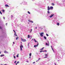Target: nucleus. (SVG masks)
Listing matches in <instances>:
<instances>
[{
  "label": "nucleus",
  "mask_w": 65,
  "mask_h": 65,
  "mask_svg": "<svg viewBox=\"0 0 65 65\" xmlns=\"http://www.w3.org/2000/svg\"><path fill=\"white\" fill-rule=\"evenodd\" d=\"M22 47L23 48V45L21 44V46H20V48L21 49V51H22Z\"/></svg>",
  "instance_id": "3"
},
{
  "label": "nucleus",
  "mask_w": 65,
  "mask_h": 65,
  "mask_svg": "<svg viewBox=\"0 0 65 65\" xmlns=\"http://www.w3.org/2000/svg\"><path fill=\"white\" fill-rule=\"evenodd\" d=\"M54 14H52L50 16V18H52V17H53V16H54Z\"/></svg>",
  "instance_id": "6"
},
{
  "label": "nucleus",
  "mask_w": 65,
  "mask_h": 65,
  "mask_svg": "<svg viewBox=\"0 0 65 65\" xmlns=\"http://www.w3.org/2000/svg\"><path fill=\"white\" fill-rule=\"evenodd\" d=\"M2 11L3 12H5V10H2Z\"/></svg>",
  "instance_id": "23"
},
{
  "label": "nucleus",
  "mask_w": 65,
  "mask_h": 65,
  "mask_svg": "<svg viewBox=\"0 0 65 65\" xmlns=\"http://www.w3.org/2000/svg\"><path fill=\"white\" fill-rule=\"evenodd\" d=\"M47 13H50V12H49V10H48L47 11Z\"/></svg>",
  "instance_id": "24"
},
{
  "label": "nucleus",
  "mask_w": 65,
  "mask_h": 65,
  "mask_svg": "<svg viewBox=\"0 0 65 65\" xmlns=\"http://www.w3.org/2000/svg\"><path fill=\"white\" fill-rule=\"evenodd\" d=\"M41 59L40 58H39L38 61H39V60H40Z\"/></svg>",
  "instance_id": "34"
},
{
  "label": "nucleus",
  "mask_w": 65,
  "mask_h": 65,
  "mask_svg": "<svg viewBox=\"0 0 65 65\" xmlns=\"http://www.w3.org/2000/svg\"><path fill=\"white\" fill-rule=\"evenodd\" d=\"M5 6L6 7H9V6H8V5H5Z\"/></svg>",
  "instance_id": "9"
},
{
  "label": "nucleus",
  "mask_w": 65,
  "mask_h": 65,
  "mask_svg": "<svg viewBox=\"0 0 65 65\" xmlns=\"http://www.w3.org/2000/svg\"><path fill=\"white\" fill-rule=\"evenodd\" d=\"M44 51H42V52H44Z\"/></svg>",
  "instance_id": "47"
},
{
  "label": "nucleus",
  "mask_w": 65,
  "mask_h": 65,
  "mask_svg": "<svg viewBox=\"0 0 65 65\" xmlns=\"http://www.w3.org/2000/svg\"><path fill=\"white\" fill-rule=\"evenodd\" d=\"M52 5L53 6H54V5H55V4L53 3H52Z\"/></svg>",
  "instance_id": "22"
},
{
  "label": "nucleus",
  "mask_w": 65,
  "mask_h": 65,
  "mask_svg": "<svg viewBox=\"0 0 65 65\" xmlns=\"http://www.w3.org/2000/svg\"><path fill=\"white\" fill-rule=\"evenodd\" d=\"M32 29H31V31H30V33H31V32H32Z\"/></svg>",
  "instance_id": "28"
},
{
  "label": "nucleus",
  "mask_w": 65,
  "mask_h": 65,
  "mask_svg": "<svg viewBox=\"0 0 65 65\" xmlns=\"http://www.w3.org/2000/svg\"><path fill=\"white\" fill-rule=\"evenodd\" d=\"M37 61H38V60H37L36 61V62H37Z\"/></svg>",
  "instance_id": "51"
},
{
  "label": "nucleus",
  "mask_w": 65,
  "mask_h": 65,
  "mask_svg": "<svg viewBox=\"0 0 65 65\" xmlns=\"http://www.w3.org/2000/svg\"><path fill=\"white\" fill-rule=\"evenodd\" d=\"M35 28L36 29H37V27H36Z\"/></svg>",
  "instance_id": "43"
},
{
  "label": "nucleus",
  "mask_w": 65,
  "mask_h": 65,
  "mask_svg": "<svg viewBox=\"0 0 65 65\" xmlns=\"http://www.w3.org/2000/svg\"><path fill=\"white\" fill-rule=\"evenodd\" d=\"M4 53H5L6 54H8V52H7V51H4Z\"/></svg>",
  "instance_id": "7"
},
{
  "label": "nucleus",
  "mask_w": 65,
  "mask_h": 65,
  "mask_svg": "<svg viewBox=\"0 0 65 65\" xmlns=\"http://www.w3.org/2000/svg\"><path fill=\"white\" fill-rule=\"evenodd\" d=\"M19 54H18L17 55L16 57L17 58H18L19 57Z\"/></svg>",
  "instance_id": "20"
},
{
  "label": "nucleus",
  "mask_w": 65,
  "mask_h": 65,
  "mask_svg": "<svg viewBox=\"0 0 65 65\" xmlns=\"http://www.w3.org/2000/svg\"><path fill=\"white\" fill-rule=\"evenodd\" d=\"M13 31L14 32V34H16V32H15V30H13Z\"/></svg>",
  "instance_id": "25"
},
{
  "label": "nucleus",
  "mask_w": 65,
  "mask_h": 65,
  "mask_svg": "<svg viewBox=\"0 0 65 65\" xmlns=\"http://www.w3.org/2000/svg\"><path fill=\"white\" fill-rule=\"evenodd\" d=\"M0 13L1 14H2V12H1V11H0Z\"/></svg>",
  "instance_id": "31"
},
{
  "label": "nucleus",
  "mask_w": 65,
  "mask_h": 65,
  "mask_svg": "<svg viewBox=\"0 0 65 65\" xmlns=\"http://www.w3.org/2000/svg\"><path fill=\"white\" fill-rule=\"evenodd\" d=\"M14 58L15 59V56H14Z\"/></svg>",
  "instance_id": "33"
},
{
  "label": "nucleus",
  "mask_w": 65,
  "mask_h": 65,
  "mask_svg": "<svg viewBox=\"0 0 65 65\" xmlns=\"http://www.w3.org/2000/svg\"><path fill=\"white\" fill-rule=\"evenodd\" d=\"M46 35L47 36H48V35L47 34H46Z\"/></svg>",
  "instance_id": "26"
},
{
  "label": "nucleus",
  "mask_w": 65,
  "mask_h": 65,
  "mask_svg": "<svg viewBox=\"0 0 65 65\" xmlns=\"http://www.w3.org/2000/svg\"><path fill=\"white\" fill-rule=\"evenodd\" d=\"M40 35L41 37H43V35L44 34L43 32H41V33H40Z\"/></svg>",
  "instance_id": "1"
},
{
  "label": "nucleus",
  "mask_w": 65,
  "mask_h": 65,
  "mask_svg": "<svg viewBox=\"0 0 65 65\" xmlns=\"http://www.w3.org/2000/svg\"><path fill=\"white\" fill-rule=\"evenodd\" d=\"M44 52H47V51H46V50H45V51H44Z\"/></svg>",
  "instance_id": "38"
},
{
  "label": "nucleus",
  "mask_w": 65,
  "mask_h": 65,
  "mask_svg": "<svg viewBox=\"0 0 65 65\" xmlns=\"http://www.w3.org/2000/svg\"><path fill=\"white\" fill-rule=\"evenodd\" d=\"M30 35H28V37H27L28 38H30Z\"/></svg>",
  "instance_id": "21"
},
{
  "label": "nucleus",
  "mask_w": 65,
  "mask_h": 65,
  "mask_svg": "<svg viewBox=\"0 0 65 65\" xmlns=\"http://www.w3.org/2000/svg\"><path fill=\"white\" fill-rule=\"evenodd\" d=\"M33 64H34L35 63V62H33Z\"/></svg>",
  "instance_id": "39"
},
{
  "label": "nucleus",
  "mask_w": 65,
  "mask_h": 65,
  "mask_svg": "<svg viewBox=\"0 0 65 65\" xmlns=\"http://www.w3.org/2000/svg\"><path fill=\"white\" fill-rule=\"evenodd\" d=\"M44 58H46V57H45Z\"/></svg>",
  "instance_id": "52"
},
{
  "label": "nucleus",
  "mask_w": 65,
  "mask_h": 65,
  "mask_svg": "<svg viewBox=\"0 0 65 65\" xmlns=\"http://www.w3.org/2000/svg\"><path fill=\"white\" fill-rule=\"evenodd\" d=\"M44 48V47L42 48V49H40V51H42V50H43V48Z\"/></svg>",
  "instance_id": "14"
},
{
  "label": "nucleus",
  "mask_w": 65,
  "mask_h": 65,
  "mask_svg": "<svg viewBox=\"0 0 65 65\" xmlns=\"http://www.w3.org/2000/svg\"><path fill=\"white\" fill-rule=\"evenodd\" d=\"M0 28L1 29H2V28H1V26H0Z\"/></svg>",
  "instance_id": "41"
},
{
  "label": "nucleus",
  "mask_w": 65,
  "mask_h": 65,
  "mask_svg": "<svg viewBox=\"0 0 65 65\" xmlns=\"http://www.w3.org/2000/svg\"><path fill=\"white\" fill-rule=\"evenodd\" d=\"M48 55L47 54H45V56H47Z\"/></svg>",
  "instance_id": "32"
},
{
  "label": "nucleus",
  "mask_w": 65,
  "mask_h": 65,
  "mask_svg": "<svg viewBox=\"0 0 65 65\" xmlns=\"http://www.w3.org/2000/svg\"><path fill=\"white\" fill-rule=\"evenodd\" d=\"M6 26H7V23H6Z\"/></svg>",
  "instance_id": "37"
},
{
  "label": "nucleus",
  "mask_w": 65,
  "mask_h": 65,
  "mask_svg": "<svg viewBox=\"0 0 65 65\" xmlns=\"http://www.w3.org/2000/svg\"><path fill=\"white\" fill-rule=\"evenodd\" d=\"M47 10H50V7L49 6H48L47 7Z\"/></svg>",
  "instance_id": "10"
},
{
  "label": "nucleus",
  "mask_w": 65,
  "mask_h": 65,
  "mask_svg": "<svg viewBox=\"0 0 65 65\" xmlns=\"http://www.w3.org/2000/svg\"><path fill=\"white\" fill-rule=\"evenodd\" d=\"M60 25V24H59V23H57V25L58 26H59V25Z\"/></svg>",
  "instance_id": "19"
},
{
  "label": "nucleus",
  "mask_w": 65,
  "mask_h": 65,
  "mask_svg": "<svg viewBox=\"0 0 65 65\" xmlns=\"http://www.w3.org/2000/svg\"><path fill=\"white\" fill-rule=\"evenodd\" d=\"M13 44H14V42H13Z\"/></svg>",
  "instance_id": "42"
},
{
  "label": "nucleus",
  "mask_w": 65,
  "mask_h": 65,
  "mask_svg": "<svg viewBox=\"0 0 65 65\" xmlns=\"http://www.w3.org/2000/svg\"><path fill=\"white\" fill-rule=\"evenodd\" d=\"M14 35H15V36H18V35H17L16 34H15Z\"/></svg>",
  "instance_id": "27"
},
{
  "label": "nucleus",
  "mask_w": 65,
  "mask_h": 65,
  "mask_svg": "<svg viewBox=\"0 0 65 65\" xmlns=\"http://www.w3.org/2000/svg\"><path fill=\"white\" fill-rule=\"evenodd\" d=\"M11 16H12V17H13V16H12V15H11Z\"/></svg>",
  "instance_id": "45"
},
{
  "label": "nucleus",
  "mask_w": 65,
  "mask_h": 65,
  "mask_svg": "<svg viewBox=\"0 0 65 65\" xmlns=\"http://www.w3.org/2000/svg\"><path fill=\"white\" fill-rule=\"evenodd\" d=\"M19 39V37L18 36L17 37H16V40H17V39Z\"/></svg>",
  "instance_id": "18"
},
{
  "label": "nucleus",
  "mask_w": 65,
  "mask_h": 65,
  "mask_svg": "<svg viewBox=\"0 0 65 65\" xmlns=\"http://www.w3.org/2000/svg\"><path fill=\"white\" fill-rule=\"evenodd\" d=\"M5 17H4L3 18L4 19H5Z\"/></svg>",
  "instance_id": "46"
},
{
  "label": "nucleus",
  "mask_w": 65,
  "mask_h": 65,
  "mask_svg": "<svg viewBox=\"0 0 65 65\" xmlns=\"http://www.w3.org/2000/svg\"><path fill=\"white\" fill-rule=\"evenodd\" d=\"M28 21L29 22H31V23H33V22L32 21H31V20H29Z\"/></svg>",
  "instance_id": "11"
},
{
  "label": "nucleus",
  "mask_w": 65,
  "mask_h": 65,
  "mask_svg": "<svg viewBox=\"0 0 65 65\" xmlns=\"http://www.w3.org/2000/svg\"><path fill=\"white\" fill-rule=\"evenodd\" d=\"M51 48H52V51H53V52H54V49H53V47H52V46H51Z\"/></svg>",
  "instance_id": "8"
},
{
  "label": "nucleus",
  "mask_w": 65,
  "mask_h": 65,
  "mask_svg": "<svg viewBox=\"0 0 65 65\" xmlns=\"http://www.w3.org/2000/svg\"><path fill=\"white\" fill-rule=\"evenodd\" d=\"M21 40L22 41H23L24 42L26 41V40L25 39H23L22 38H21Z\"/></svg>",
  "instance_id": "2"
},
{
  "label": "nucleus",
  "mask_w": 65,
  "mask_h": 65,
  "mask_svg": "<svg viewBox=\"0 0 65 65\" xmlns=\"http://www.w3.org/2000/svg\"><path fill=\"white\" fill-rule=\"evenodd\" d=\"M28 13H29V14H30V12L29 11H28Z\"/></svg>",
  "instance_id": "29"
},
{
  "label": "nucleus",
  "mask_w": 65,
  "mask_h": 65,
  "mask_svg": "<svg viewBox=\"0 0 65 65\" xmlns=\"http://www.w3.org/2000/svg\"><path fill=\"white\" fill-rule=\"evenodd\" d=\"M16 62H17V61H15L14 62V63H16Z\"/></svg>",
  "instance_id": "36"
},
{
  "label": "nucleus",
  "mask_w": 65,
  "mask_h": 65,
  "mask_svg": "<svg viewBox=\"0 0 65 65\" xmlns=\"http://www.w3.org/2000/svg\"><path fill=\"white\" fill-rule=\"evenodd\" d=\"M49 61H50V60H49Z\"/></svg>",
  "instance_id": "53"
},
{
  "label": "nucleus",
  "mask_w": 65,
  "mask_h": 65,
  "mask_svg": "<svg viewBox=\"0 0 65 65\" xmlns=\"http://www.w3.org/2000/svg\"><path fill=\"white\" fill-rule=\"evenodd\" d=\"M46 45H47V46H49V42H48V44L47 43H46Z\"/></svg>",
  "instance_id": "5"
},
{
  "label": "nucleus",
  "mask_w": 65,
  "mask_h": 65,
  "mask_svg": "<svg viewBox=\"0 0 65 65\" xmlns=\"http://www.w3.org/2000/svg\"><path fill=\"white\" fill-rule=\"evenodd\" d=\"M4 65H7L6 64H4Z\"/></svg>",
  "instance_id": "49"
},
{
  "label": "nucleus",
  "mask_w": 65,
  "mask_h": 65,
  "mask_svg": "<svg viewBox=\"0 0 65 65\" xmlns=\"http://www.w3.org/2000/svg\"><path fill=\"white\" fill-rule=\"evenodd\" d=\"M40 53H41V52H42V51H41L40 52Z\"/></svg>",
  "instance_id": "35"
},
{
  "label": "nucleus",
  "mask_w": 65,
  "mask_h": 65,
  "mask_svg": "<svg viewBox=\"0 0 65 65\" xmlns=\"http://www.w3.org/2000/svg\"><path fill=\"white\" fill-rule=\"evenodd\" d=\"M50 8L51 9H53V7L51 6L50 7Z\"/></svg>",
  "instance_id": "13"
},
{
  "label": "nucleus",
  "mask_w": 65,
  "mask_h": 65,
  "mask_svg": "<svg viewBox=\"0 0 65 65\" xmlns=\"http://www.w3.org/2000/svg\"><path fill=\"white\" fill-rule=\"evenodd\" d=\"M0 54H1V51H0Z\"/></svg>",
  "instance_id": "48"
},
{
  "label": "nucleus",
  "mask_w": 65,
  "mask_h": 65,
  "mask_svg": "<svg viewBox=\"0 0 65 65\" xmlns=\"http://www.w3.org/2000/svg\"><path fill=\"white\" fill-rule=\"evenodd\" d=\"M33 40V39H32L31 40V41H32V40Z\"/></svg>",
  "instance_id": "50"
},
{
  "label": "nucleus",
  "mask_w": 65,
  "mask_h": 65,
  "mask_svg": "<svg viewBox=\"0 0 65 65\" xmlns=\"http://www.w3.org/2000/svg\"><path fill=\"white\" fill-rule=\"evenodd\" d=\"M29 43H29L28 44V46H29Z\"/></svg>",
  "instance_id": "40"
},
{
  "label": "nucleus",
  "mask_w": 65,
  "mask_h": 65,
  "mask_svg": "<svg viewBox=\"0 0 65 65\" xmlns=\"http://www.w3.org/2000/svg\"><path fill=\"white\" fill-rule=\"evenodd\" d=\"M19 61H18L17 63H16V65H17V64H19Z\"/></svg>",
  "instance_id": "15"
},
{
  "label": "nucleus",
  "mask_w": 65,
  "mask_h": 65,
  "mask_svg": "<svg viewBox=\"0 0 65 65\" xmlns=\"http://www.w3.org/2000/svg\"><path fill=\"white\" fill-rule=\"evenodd\" d=\"M26 62H27V63H28V61H27Z\"/></svg>",
  "instance_id": "44"
},
{
  "label": "nucleus",
  "mask_w": 65,
  "mask_h": 65,
  "mask_svg": "<svg viewBox=\"0 0 65 65\" xmlns=\"http://www.w3.org/2000/svg\"><path fill=\"white\" fill-rule=\"evenodd\" d=\"M29 56H31V53H30L29 54Z\"/></svg>",
  "instance_id": "30"
},
{
  "label": "nucleus",
  "mask_w": 65,
  "mask_h": 65,
  "mask_svg": "<svg viewBox=\"0 0 65 65\" xmlns=\"http://www.w3.org/2000/svg\"><path fill=\"white\" fill-rule=\"evenodd\" d=\"M39 44H38V43L37 45H34V46L35 47H37V46Z\"/></svg>",
  "instance_id": "4"
},
{
  "label": "nucleus",
  "mask_w": 65,
  "mask_h": 65,
  "mask_svg": "<svg viewBox=\"0 0 65 65\" xmlns=\"http://www.w3.org/2000/svg\"><path fill=\"white\" fill-rule=\"evenodd\" d=\"M44 38L45 39H46V37L45 36L44 37Z\"/></svg>",
  "instance_id": "17"
},
{
  "label": "nucleus",
  "mask_w": 65,
  "mask_h": 65,
  "mask_svg": "<svg viewBox=\"0 0 65 65\" xmlns=\"http://www.w3.org/2000/svg\"><path fill=\"white\" fill-rule=\"evenodd\" d=\"M34 40L35 42H37V43H38V42H37V41H36V40H35V39H34Z\"/></svg>",
  "instance_id": "16"
},
{
  "label": "nucleus",
  "mask_w": 65,
  "mask_h": 65,
  "mask_svg": "<svg viewBox=\"0 0 65 65\" xmlns=\"http://www.w3.org/2000/svg\"><path fill=\"white\" fill-rule=\"evenodd\" d=\"M5 56L4 55H0V57H3V56Z\"/></svg>",
  "instance_id": "12"
}]
</instances>
